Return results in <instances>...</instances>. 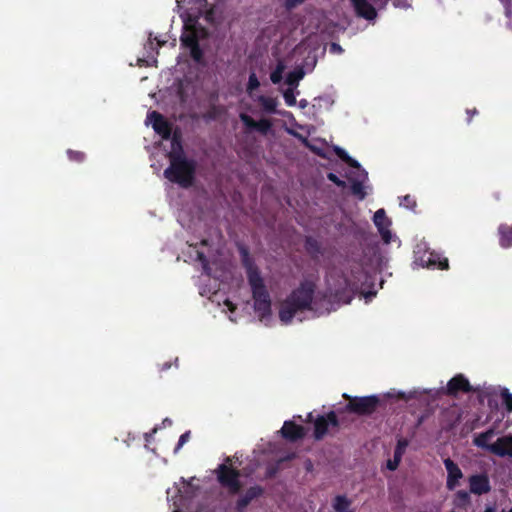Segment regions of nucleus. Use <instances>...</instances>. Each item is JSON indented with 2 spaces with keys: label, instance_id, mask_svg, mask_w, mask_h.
Returning <instances> with one entry per match:
<instances>
[{
  "label": "nucleus",
  "instance_id": "13",
  "mask_svg": "<svg viewBox=\"0 0 512 512\" xmlns=\"http://www.w3.org/2000/svg\"><path fill=\"white\" fill-rule=\"evenodd\" d=\"M264 494V488L255 485L249 487L245 493L236 501L235 510L236 512H245L247 506L255 499L261 497Z\"/></svg>",
  "mask_w": 512,
  "mask_h": 512
},
{
  "label": "nucleus",
  "instance_id": "36",
  "mask_svg": "<svg viewBox=\"0 0 512 512\" xmlns=\"http://www.w3.org/2000/svg\"><path fill=\"white\" fill-rule=\"evenodd\" d=\"M67 156H68L69 160L77 162V163H82L86 158V155L84 152L75 151L72 149L67 150Z\"/></svg>",
  "mask_w": 512,
  "mask_h": 512
},
{
  "label": "nucleus",
  "instance_id": "22",
  "mask_svg": "<svg viewBox=\"0 0 512 512\" xmlns=\"http://www.w3.org/2000/svg\"><path fill=\"white\" fill-rule=\"evenodd\" d=\"M428 267L433 269L447 270L449 268V262L447 258H441L440 255L430 253L426 260Z\"/></svg>",
  "mask_w": 512,
  "mask_h": 512
},
{
  "label": "nucleus",
  "instance_id": "29",
  "mask_svg": "<svg viewBox=\"0 0 512 512\" xmlns=\"http://www.w3.org/2000/svg\"><path fill=\"white\" fill-rule=\"evenodd\" d=\"M259 102L263 107L264 111L268 113H275L277 107V100L272 97L260 96Z\"/></svg>",
  "mask_w": 512,
  "mask_h": 512
},
{
  "label": "nucleus",
  "instance_id": "1",
  "mask_svg": "<svg viewBox=\"0 0 512 512\" xmlns=\"http://www.w3.org/2000/svg\"><path fill=\"white\" fill-rule=\"evenodd\" d=\"M169 166L164 170V177L182 188L193 186L196 178L197 162L187 158L179 138L174 135L172 150L167 155Z\"/></svg>",
  "mask_w": 512,
  "mask_h": 512
},
{
  "label": "nucleus",
  "instance_id": "19",
  "mask_svg": "<svg viewBox=\"0 0 512 512\" xmlns=\"http://www.w3.org/2000/svg\"><path fill=\"white\" fill-rule=\"evenodd\" d=\"M357 178L351 179V186L350 190L351 193L356 196L359 200H364L367 193L365 191V187L363 185L364 181L367 180L368 174L367 172L360 167V169H357Z\"/></svg>",
  "mask_w": 512,
  "mask_h": 512
},
{
  "label": "nucleus",
  "instance_id": "28",
  "mask_svg": "<svg viewBox=\"0 0 512 512\" xmlns=\"http://www.w3.org/2000/svg\"><path fill=\"white\" fill-rule=\"evenodd\" d=\"M335 154L347 165L352 168L360 169V164L357 160L353 159L344 149L341 147L334 148Z\"/></svg>",
  "mask_w": 512,
  "mask_h": 512
},
{
  "label": "nucleus",
  "instance_id": "8",
  "mask_svg": "<svg viewBox=\"0 0 512 512\" xmlns=\"http://www.w3.org/2000/svg\"><path fill=\"white\" fill-rule=\"evenodd\" d=\"M443 464L447 471L446 488L453 491L460 485V480L463 478V472L451 458H445Z\"/></svg>",
  "mask_w": 512,
  "mask_h": 512
},
{
  "label": "nucleus",
  "instance_id": "53",
  "mask_svg": "<svg viewBox=\"0 0 512 512\" xmlns=\"http://www.w3.org/2000/svg\"><path fill=\"white\" fill-rule=\"evenodd\" d=\"M201 244H202V245H207V240H202V241H201Z\"/></svg>",
  "mask_w": 512,
  "mask_h": 512
},
{
  "label": "nucleus",
  "instance_id": "15",
  "mask_svg": "<svg viewBox=\"0 0 512 512\" xmlns=\"http://www.w3.org/2000/svg\"><path fill=\"white\" fill-rule=\"evenodd\" d=\"M239 252L241 256V263L242 266L245 268L248 282L250 281V279L254 278V276L257 278L262 277L258 267L256 266L254 260L250 256L248 249L243 246L239 249Z\"/></svg>",
  "mask_w": 512,
  "mask_h": 512
},
{
  "label": "nucleus",
  "instance_id": "37",
  "mask_svg": "<svg viewBox=\"0 0 512 512\" xmlns=\"http://www.w3.org/2000/svg\"><path fill=\"white\" fill-rule=\"evenodd\" d=\"M400 205L410 210H414L417 206L416 200L411 195H405L400 200Z\"/></svg>",
  "mask_w": 512,
  "mask_h": 512
},
{
  "label": "nucleus",
  "instance_id": "20",
  "mask_svg": "<svg viewBox=\"0 0 512 512\" xmlns=\"http://www.w3.org/2000/svg\"><path fill=\"white\" fill-rule=\"evenodd\" d=\"M499 237V245L508 249L512 247V224L502 223L497 229Z\"/></svg>",
  "mask_w": 512,
  "mask_h": 512
},
{
  "label": "nucleus",
  "instance_id": "41",
  "mask_svg": "<svg viewBox=\"0 0 512 512\" xmlns=\"http://www.w3.org/2000/svg\"><path fill=\"white\" fill-rule=\"evenodd\" d=\"M327 179L334 183L336 186L340 188H344L346 186V182L341 180L336 174L334 173H328Z\"/></svg>",
  "mask_w": 512,
  "mask_h": 512
},
{
  "label": "nucleus",
  "instance_id": "23",
  "mask_svg": "<svg viewBox=\"0 0 512 512\" xmlns=\"http://www.w3.org/2000/svg\"><path fill=\"white\" fill-rule=\"evenodd\" d=\"M166 40H160L158 37L153 36L152 33L149 34V38L147 43L145 44V49L147 51V57L152 56V54L155 52V54H158V49L161 48L166 44Z\"/></svg>",
  "mask_w": 512,
  "mask_h": 512
},
{
  "label": "nucleus",
  "instance_id": "7",
  "mask_svg": "<svg viewBox=\"0 0 512 512\" xmlns=\"http://www.w3.org/2000/svg\"><path fill=\"white\" fill-rule=\"evenodd\" d=\"M329 427L338 428L339 420L336 412L330 411L327 415H320L314 420V438L322 440L327 434Z\"/></svg>",
  "mask_w": 512,
  "mask_h": 512
},
{
  "label": "nucleus",
  "instance_id": "49",
  "mask_svg": "<svg viewBox=\"0 0 512 512\" xmlns=\"http://www.w3.org/2000/svg\"><path fill=\"white\" fill-rule=\"evenodd\" d=\"M397 398L398 399H405V393L399 392L398 395H397Z\"/></svg>",
  "mask_w": 512,
  "mask_h": 512
},
{
  "label": "nucleus",
  "instance_id": "43",
  "mask_svg": "<svg viewBox=\"0 0 512 512\" xmlns=\"http://www.w3.org/2000/svg\"><path fill=\"white\" fill-rule=\"evenodd\" d=\"M466 114H467V123L469 124V123H471L472 118L475 115H478V110L476 108L467 109L466 110Z\"/></svg>",
  "mask_w": 512,
  "mask_h": 512
},
{
  "label": "nucleus",
  "instance_id": "21",
  "mask_svg": "<svg viewBox=\"0 0 512 512\" xmlns=\"http://www.w3.org/2000/svg\"><path fill=\"white\" fill-rule=\"evenodd\" d=\"M408 446V441L406 439H399L397 442V445L394 450V456L393 459L388 460L387 462V468L391 471H394L399 466V463L401 462L402 455L405 451V448Z\"/></svg>",
  "mask_w": 512,
  "mask_h": 512
},
{
  "label": "nucleus",
  "instance_id": "3",
  "mask_svg": "<svg viewBox=\"0 0 512 512\" xmlns=\"http://www.w3.org/2000/svg\"><path fill=\"white\" fill-rule=\"evenodd\" d=\"M215 475L218 483L228 490L231 495H236L241 491L242 483L240 481L239 469L232 466V458L230 456L224 459L215 469Z\"/></svg>",
  "mask_w": 512,
  "mask_h": 512
},
{
  "label": "nucleus",
  "instance_id": "51",
  "mask_svg": "<svg viewBox=\"0 0 512 512\" xmlns=\"http://www.w3.org/2000/svg\"><path fill=\"white\" fill-rule=\"evenodd\" d=\"M484 512H495L494 507H487Z\"/></svg>",
  "mask_w": 512,
  "mask_h": 512
},
{
  "label": "nucleus",
  "instance_id": "55",
  "mask_svg": "<svg viewBox=\"0 0 512 512\" xmlns=\"http://www.w3.org/2000/svg\"><path fill=\"white\" fill-rule=\"evenodd\" d=\"M165 422H166V424L171 423V421H170L169 419H165V420H164V423H165Z\"/></svg>",
  "mask_w": 512,
  "mask_h": 512
},
{
  "label": "nucleus",
  "instance_id": "2",
  "mask_svg": "<svg viewBox=\"0 0 512 512\" xmlns=\"http://www.w3.org/2000/svg\"><path fill=\"white\" fill-rule=\"evenodd\" d=\"M315 292V284L311 281H303L281 303L279 318L284 324L291 323L298 311L310 310Z\"/></svg>",
  "mask_w": 512,
  "mask_h": 512
},
{
  "label": "nucleus",
  "instance_id": "44",
  "mask_svg": "<svg viewBox=\"0 0 512 512\" xmlns=\"http://www.w3.org/2000/svg\"><path fill=\"white\" fill-rule=\"evenodd\" d=\"M197 258L198 260L203 264L204 268H206L208 266V260H207V257L205 256V254L203 252H197Z\"/></svg>",
  "mask_w": 512,
  "mask_h": 512
},
{
  "label": "nucleus",
  "instance_id": "25",
  "mask_svg": "<svg viewBox=\"0 0 512 512\" xmlns=\"http://www.w3.org/2000/svg\"><path fill=\"white\" fill-rule=\"evenodd\" d=\"M305 249L311 257L315 258L322 254L321 243L312 236H307L305 239Z\"/></svg>",
  "mask_w": 512,
  "mask_h": 512
},
{
  "label": "nucleus",
  "instance_id": "6",
  "mask_svg": "<svg viewBox=\"0 0 512 512\" xmlns=\"http://www.w3.org/2000/svg\"><path fill=\"white\" fill-rule=\"evenodd\" d=\"M343 398L348 400V403L346 404L344 411L361 416L371 415L372 413H374L381 402L380 398L376 395L352 397L344 393Z\"/></svg>",
  "mask_w": 512,
  "mask_h": 512
},
{
  "label": "nucleus",
  "instance_id": "33",
  "mask_svg": "<svg viewBox=\"0 0 512 512\" xmlns=\"http://www.w3.org/2000/svg\"><path fill=\"white\" fill-rule=\"evenodd\" d=\"M294 456H295L294 454H290V455H287V456H285L283 458H280L277 461L276 465H273V466H270V467L267 468L266 477L267 478H273L277 474V472L279 471L280 463H282L284 461L291 460V459L294 458Z\"/></svg>",
  "mask_w": 512,
  "mask_h": 512
},
{
  "label": "nucleus",
  "instance_id": "56",
  "mask_svg": "<svg viewBox=\"0 0 512 512\" xmlns=\"http://www.w3.org/2000/svg\"><path fill=\"white\" fill-rule=\"evenodd\" d=\"M231 458H232V460L234 459V461H237V460H238V458H237L236 456H233V457H231Z\"/></svg>",
  "mask_w": 512,
  "mask_h": 512
},
{
  "label": "nucleus",
  "instance_id": "31",
  "mask_svg": "<svg viewBox=\"0 0 512 512\" xmlns=\"http://www.w3.org/2000/svg\"><path fill=\"white\" fill-rule=\"evenodd\" d=\"M304 71L302 68L295 69L291 71L286 78V83L289 86H297L298 82L304 77Z\"/></svg>",
  "mask_w": 512,
  "mask_h": 512
},
{
  "label": "nucleus",
  "instance_id": "24",
  "mask_svg": "<svg viewBox=\"0 0 512 512\" xmlns=\"http://www.w3.org/2000/svg\"><path fill=\"white\" fill-rule=\"evenodd\" d=\"M494 434V429H488L487 431L478 434L474 438L473 442L477 447L487 449L488 451H490V446L492 444H489V440L493 437Z\"/></svg>",
  "mask_w": 512,
  "mask_h": 512
},
{
  "label": "nucleus",
  "instance_id": "54",
  "mask_svg": "<svg viewBox=\"0 0 512 512\" xmlns=\"http://www.w3.org/2000/svg\"><path fill=\"white\" fill-rule=\"evenodd\" d=\"M165 422H166V424L171 423V421H170L169 419H165V420H164V423H165Z\"/></svg>",
  "mask_w": 512,
  "mask_h": 512
},
{
  "label": "nucleus",
  "instance_id": "10",
  "mask_svg": "<svg viewBox=\"0 0 512 512\" xmlns=\"http://www.w3.org/2000/svg\"><path fill=\"white\" fill-rule=\"evenodd\" d=\"M373 222L377 227L384 243H390L392 239V233L390 231L391 221L386 216V212L384 209H379L375 212Z\"/></svg>",
  "mask_w": 512,
  "mask_h": 512
},
{
  "label": "nucleus",
  "instance_id": "34",
  "mask_svg": "<svg viewBox=\"0 0 512 512\" xmlns=\"http://www.w3.org/2000/svg\"><path fill=\"white\" fill-rule=\"evenodd\" d=\"M500 396L507 412H512V394L507 388H502Z\"/></svg>",
  "mask_w": 512,
  "mask_h": 512
},
{
  "label": "nucleus",
  "instance_id": "4",
  "mask_svg": "<svg viewBox=\"0 0 512 512\" xmlns=\"http://www.w3.org/2000/svg\"><path fill=\"white\" fill-rule=\"evenodd\" d=\"M248 283L252 291L255 312L258 314L260 320L269 317L271 315L272 302L263 278L254 276Z\"/></svg>",
  "mask_w": 512,
  "mask_h": 512
},
{
  "label": "nucleus",
  "instance_id": "26",
  "mask_svg": "<svg viewBox=\"0 0 512 512\" xmlns=\"http://www.w3.org/2000/svg\"><path fill=\"white\" fill-rule=\"evenodd\" d=\"M351 501L345 495H337L333 500V509L335 512H353L349 510Z\"/></svg>",
  "mask_w": 512,
  "mask_h": 512
},
{
  "label": "nucleus",
  "instance_id": "50",
  "mask_svg": "<svg viewBox=\"0 0 512 512\" xmlns=\"http://www.w3.org/2000/svg\"><path fill=\"white\" fill-rule=\"evenodd\" d=\"M306 105H307V101L306 100H301L300 101V107L304 108V107H306Z\"/></svg>",
  "mask_w": 512,
  "mask_h": 512
},
{
  "label": "nucleus",
  "instance_id": "14",
  "mask_svg": "<svg viewBox=\"0 0 512 512\" xmlns=\"http://www.w3.org/2000/svg\"><path fill=\"white\" fill-rule=\"evenodd\" d=\"M470 492L475 495H483L491 490L490 481L486 474H474L468 479Z\"/></svg>",
  "mask_w": 512,
  "mask_h": 512
},
{
  "label": "nucleus",
  "instance_id": "46",
  "mask_svg": "<svg viewBox=\"0 0 512 512\" xmlns=\"http://www.w3.org/2000/svg\"><path fill=\"white\" fill-rule=\"evenodd\" d=\"M171 362H165L163 363L161 366H160V371L163 372V371H166L168 370L170 367H171Z\"/></svg>",
  "mask_w": 512,
  "mask_h": 512
},
{
  "label": "nucleus",
  "instance_id": "47",
  "mask_svg": "<svg viewBox=\"0 0 512 512\" xmlns=\"http://www.w3.org/2000/svg\"><path fill=\"white\" fill-rule=\"evenodd\" d=\"M314 418H313V414L310 412L308 413L307 415V418H306V422H313L314 423Z\"/></svg>",
  "mask_w": 512,
  "mask_h": 512
},
{
  "label": "nucleus",
  "instance_id": "38",
  "mask_svg": "<svg viewBox=\"0 0 512 512\" xmlns=\"http://www.w3.org/2000/svg\"><path fill=\"white\" fill-rule=\"evenodd\" d=\"M259 86H260V82L258 80L257 75L254 72L250 73L249 79H248V84H247V91L249 93H252L254 90L259 88Z\"/></svg>",
  "mask_w": 512,
  "mask_h": 512
},
{
  "label": "nucleus",
  "instance_id": "42",
  "mask_svg": "<svg viewBox=\"0 0 512 512\" xmlns=\"http://www.w3.org/2000/svg\"><path fill=\"white\" fill-rule=\"evenodd\" d=\"M190 438V431H186L183 433L178 440L177 446L175 448V452H177Z\"/></svg>",
  "mask_w": 512,
  "mask_h": 512
},
{
  "label": "nucleus",
  "instance_id": "45",
  "mask_svg": "<svg viewBox=\"0 0 512 512\" xmlns=\"http://www.w3.org/2000/svg\"><path fill=\"white\" fill-rule=\"evenodd\" d=\"M225 305H226V306L228 307V309H229L230 311H232V312H233V311H235V309H236V306H235V305H234L230 300H226V301H225Z\"/></svg>",
  "mask_w": 512,
  "mask_h": 512
},
{
  "label": "nucleus",
  "instance_id": "48",
  "mask_svg": "<svg viewBox=\"0 0 512 512\" xmlns=\"http://www.w3.org/2000/svg\"><path fill=\"white\" fill-rule=\"evenodd\" d=\"M331 48H332V50H339V51L342 50V48L338 44H335V43L332 44Z\"/></svg>",
  "mask_w": 512,
  "mask_h": 512
},
{
  "label": "nucleus",
  "instance_id": "17",
  "mask_svg": "<svg viewBox=\"0 0 512 512\" xmlns=\"http://www.w3.org/2000/svg\"><path fill=\"white\" fill-rule=\"evenodd\" d=\"M240 119L243 124L250 130H257L263 135H266L271 129V122L268 119H261L259 121L254 120L248 114H240Z\"/></svg>",
  "mask_w": 512,
  "mask_h": 512
},
{
  "label": "nucleus",
  "instance_id": "27",
  "mask_svg": "<svg viewBox=\"0 0 512 512\" xmlns=\"http://www.w3.org/2000/svg\"><path fill=\"white\" fill-rule=\"evenodd\" d=\"M471 503V497L466 490H458L455 493L454 504L456 507L464 509Z\"/></svg>",
  "mask_w": 512,
  "mask_h": 512
},
{
  "label": "nucleus",
  "instance_id": "32",
  "mask_svg": "<svg viewBox=\"0 0 512 512\" xmlns=\"http://www.w3.org/2000/svg\"><path fill=\"white\" fill-rule=\"evenodd\" d=\"M284 69L285 65L283 64V62H278L276 68L270 74V80L272 81L273 84H278L281 82L283 78Z\"/></svg>",
  "mask_w": 512,
  "mask_h": 512
},
{
  "label": "nucleus",
  "instance_id": "9",
  "mask_svg": "<svg viewBox=\"0 0 512 512\" xmlns=\"http://www.w3.org/2000/svg\"><path fill=\"white\" fill-rule=\"evenodd\" d=\"M147 118L151 122L154 131L163 139H169L171 137L172 126L161 113L152 111L148 113Z\"/></svg>",
  "mask_w": 512,
  "mask_h": 512
},
{
  "label": "nucleus",
  "instance_id": "52",
  "mask_svg": "<svg viewBox=\"0 0 512 512\" xmlns=\"http://www.w3.org/2000/svg\"><path fill=\"white\" fill-rule=\"evenodd\" d=\"M500 2L504 5H508L511 2V0H500Z\"/></svg>",
  "mask_w": 512,
  "mask_h": 512
},
{
  "label": "nucleus",
  "instance_id": "11",
  "mask_svg": "<svg viewBox=\"0 0 512 512\" xmlns=\"http://www.w3.org/2000/svg\"><path fill=\"white\" fill-rule=\"evenodd\" d=\"M473 388L469 380L463 374H457L451 378L447 383V395L456 397L460 392L470 393Z\"/></svg>",
  "mask_w": 512,
  "mask_h": 512
},
{
  "label": "nucleus",
  "instance_id": "39",
  "mask_svg": "<svg viewBox=\"0 0 512 512\" xmlns=\"http://www.w3.org/2000/svg\"><path fill=\"white\" fill-rule=\"evenodd\" d=\"M283 97L287 106H294L296 104V97L292 88H288L283 93Z\"/></svg>",
  "mask_w": 512,
  "mask_h": 512
},
{
  "label": "nucleus",
  "instance_id": "12",
  "mask_svg": "<svg viewBox=\"0 0 512 512\" xmlns=\"http://www.w3.org/2000/svg\"><path fill=\"white\" fill-rule=\"evenodd\" d=\"M280 432L281 436L289 442H297L306 436V429L291 420L284 422Z\"/></svg>",
  "mask_w": 512,
  "mask_h": 512
},
{
  "label": "nucleus",
  "instance_id": "30",
  "mask_svg": "<svg viewBox=\"0 0 512 512\" xmlns=\"http://www.w3.org/2000/svg\"><path fill=\"white\" fill-rule=\"evenodd\" d=\"M180 41L184 47L189 49L199 44L198 37L195 32L182 34Z\"/></svg>",
  "mask_w": 512,
  "mask_h": 512
},
{
  "label": "nucleus",
  "instance_id": "5",
  "mask_svg": "<svg viewBox=\"0 0 512 512\" xmlns=\"http://www.w3.org/2000/svg\"><path fill=\"white\" fill-rule=\"evenodd\" d=\"M327 282V292L331 301L343 304L351 302L353 296L351 282L344 274L339 275L337 280L331 274Z\"/></svg>",
  "mask_w": 512,
  "mask_h": 512
},
{
  "label": "nucleus",
  "instance_id": "40",
  "mask_svg": "<svg viewBox=\"0 0 512 512\" xmlns=\"http://www.w3.org/2000/svg\"><path fill=\"white\" fill-rule=\"evenodd\" d=\"M306 0H284L283 6L287 11H291L303 4Z\"/></svg>",
  "mask_w": 512,
  "mask_h": 512
},
{
  "label": "nucleus",
  "instance_id": "35",
  "mask_svg": "<svg viewBox=\"0 0 512 512\" xmlns=\"http://www.w3.org/2000/svg\"><path fill=\"white\" fill-rule=\"evenodd\" d=\"M190 56L196 63H198V64L204 63V52L201 49L199 44L190 48Z\"/></svg>",
  "mask_w": 512,
  "mask_h": 512
},
{
  "label": "nucleus",
  "instance_id": "16",
  "mask_svg": "<svg viewBox=\"0 0 512 512\" xmlns=\"http://www.w3.org/2000/svg\"><path fill=\"white\" fill-rule=\"evenodd\" d=\"M490 452L499 457H512V436L509 435L498 438L496 442L490 446Z\"/></svg>",
  "mask_w": 512,
  "mask_h": 512
},
{
  "label": "nucleus",
  "instance_id": "57",
  "mask_svg": "<svg viewBox=\"0 0 512 512\" xmlns=\"http://www.w3.org/2000/svg\"><path fill=\"white\" fill-rule=\"evenodd\" d=\"M502 512H512V509H510L508 511L502 510Z\"/></svg>",
  "mask_w": 512,
  "mask_h": 512
},
{
  "label": "nucleus",
  "instance_id": "18",
  "mask_svg": "<svg viewBox=\"0 0 512 512\" xmlns=\"http://www.w3.org/2000/svg\"><path fill=\"white\" fill-rule=\"evenodd\" d=\"M356 14L366 20H373L377 16L375 7L367 0H351Z\"/></svg>",
  "mask_w": 512,
  "mask_h": 512
}]
</instances>
